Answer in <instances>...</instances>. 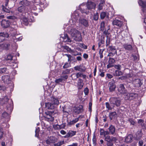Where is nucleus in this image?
<instances>
[{
	"label": "nucleus",
	"mask_w": 146,
	"mask_h": 146,
	"mask_svg": "<svg viewBox=\"0 0 146 146\" xmlns=\"http://www.w3.org/2000/svg\"><path fill=\"white\" fill-rule=\"evenodd\" d=\"M71 25L67 28V31L71 35L72 38L76 41H81V33L72 27V24Z\"/></svg>",
	"instance_id": "nucleus-1"
},
{
	"label": "nucleus",
	"mask_w": 146,
	"mask_h": 146,
	"mask_svg": "<svg viewBox=\"0 0 146 146\" xmlns=\"http://www.w3.org/2000/svg\"><path fill=\"white\" fill-rule=\"evenodd\" d=\"M4 103L7 104V110L10 112L12 111L13 108V102L11 99H9L7 97L5 96L3 99Z\"/></svg>",
	"instance_id": "nucleus-2"
},
{
	"label": "nucleus",
	"mask_w": 146,
	"mask_h": 146,
	"mask_svg": "<svg viewBox=\"0 0 146 146\" xmlns=\"http://www.w3.org/2000/svg\"><path fill=\"white\" fill-rule=\"evenodd\" d=\"M109 101L114 108L115 106L119 107L121 104V100L117 98L111 97Z\"/></svg>",
	"instance_id": "nucleus-3"
},
{
	"label": "nucleus",
	"mask_w": 146,
	"mask_h": 146,
	"mask_svg": "<svg viewBox=\"0 0 146 146\" xmlns=\"http://www.w3.org/2000/svg\"><path fill=\"white\" fill-rule=\"evenodd\" d=\"M81 17L80 15L79 12L77 11H75L72 15V18L74 19L75 20L73 21L72 19L70 20L69 22L70 23H72L73 24H74L75 21L78 19H79Z\"/></svg>",
	"instance_id": "nucleus-4"
},
{
	"label": "nucleus",
	"mask_w": 146,
	"mask_h": 146,
	"mask_svg": "<svg viewBox=\"0 0 146 146\" xmlns=\"http://www.w3.org/2000/svg\"><path fill=\"white\" fill-rule=\"evenodd\" d=\"M0 23L3 29L8 27L10 24V22L9 21L5 19L3 20Z\"/></svg>",
	"instance_id": "nucleus-5"
},
{
	"label": "nucleus",
	"mask_w": 146,
	"mask_h": 146,
	"mask_svg": "<svg viewBox=\"0 0 146 146\" xmlns=\"http://www.w3.org/2000/svg\"><path fill=\"white\" fill-rule=\"evenodd\" d=\"M118 91L122 94H125L127 92V90L125 89L124 85L122 84L119 85L118 88Z\"/></svg>",
	"instance_id": "nucleus-6"
},
{
	"label": "nucleus",
	"mask_w": 146,
	"mask_h": 146,
	"mask_svg": "<svg viewBox=\"0 0 146 146\" xmlns=\"http://www.w3.org/2000/svg\"><path fill=\"white\" fill-rule=\"evenodd\" d=\"M79 23L81 25H83L86 27H88L89 26L88 21L87 20L81 17L79 19Z\"/></svg>",
	"instance_id": "nucleus-7"
},
{
	"label": "nucleus",
	"mask_w": 146,
	"mask_h": 146,
	"mask_svg": "<svg viewBox=\"0 0 146 146\" xmlns=\"http://www.w3.org/2000/svg\"><path fill=\"white\" fill-rule=\"evenodd\" d=\"M2 81L5 83L9 84L11 82V80L10 76L8 75L3 76L1 77Z\"/></svg>",
	"instance_id": "nucleus-8"
},
{
	"label": "nucleus",
	"mask_w": 146,
	"mask_h": 146,
	"mask_svg": "<svg viewBox=\"0 0 146 146\" xmlns=\"http://www.w3.org/2000/svg\"><path fill=\"white\" fill-rule=\"evenodd\" d=\"M133 83L135 87H140L142 84L140 80L138 78L134 79L133 82Z\"/></svg>",
	"instance_id": "nucleus-9"
},
{
	"label": "nucleus",
	"mask_w": 146,
	"mask_h": 146,
	"mask_svg": "<svg viewBox=\"0 0 146 146\" xmlns=\"http://www.w3.org/2000/svg\"><path fill=\"white\" fill-rule=\"evenodd\" d=\"M115 60L113 58L110 57L108 61V64L107 66L108 68H110L114 66V64Z\"/></svg>",
	"instance_id": "nucleus-10"
},
{
	"label": "nucleus",
	"mask_w": 146,
	"mask_h": 146,
	"mask_svg": "<svg viewBox=\"0 0 146 146\" xmlns=\"http://www.w3.org/2000/svg\"><path fill=\"white\" fill-rule=\"evenodd\" d=\"M45 117L46 120L48 121H53L54 120V117L50 115L49 112H47L45 113Z\"/></svg>",
	"instance_id": "nucleus-11"
},
{
	"label": "nucleus",
	"mask_w": 146,
	"mask_h": 146,
	"mask_svg": "<svg viewBox=\"0 0 146 146\" xmlns=\"http://www.w3.org/2000/svg\"><path fill=\"white\" fill-rule=\"evenodd\" d=\"M105 140L108 142L110 141H116L117 140V139L115 137L110 136L109 135L105 137Z\"/></svg>",
	"instance_id": "nucleus-12"
},
{
	"label": "nucleus",
	"mask_w": 146,
	"mask_h": 146,
	"mask_svg": "<svg viewBox=\"0 0 146 146\" xmlns=\"http://www.w3.org/2000/svg\"><path fill=\"white\" fill-rule=\"evenodd\" d=\"M126 96L127 97V99L129 100H133L138 96L137 94L135 93H131L127 94Z\"/></svg>",
	"instance_id": "nucleus-13"
},
{
	"label": "nucleus",
	"mask_w": 146,
	"mask_h": 146,
	"mask_svg": "<svg viewBox=\"0 0 146 146\" xmlns=\"http://www.w3.org/2000/svg\"><path fill=\"white\" fill-rule=\"evenodd\" d=\"M87 8L88 9H95L96 7L95 4L92 2H88L86 4Z\"/></svg>",
	"instance_id": "nucleus-14"
},
{
	"label": "nucleus",
	"mask_w": 146,
	"mask_h": 146,
	"mask_svg": "<svg viewBox=\"0 0 146 146\" xmlns=\"http://www.w3.org/2000/svg\"><path fill=\"white\" fill-rule=\"evenodd\" d=\"M76 131L70 130L66 135L64 136V137L65 138H66L72 137L76 134Z\"/></svg>",
	"instance_id": "nucleus-15"
},
{
	"label": "nucleus",
	"mask_w": 146,
	"mask_h": 146,
	"mask_svg": "<svg viewBox=\"0 0 146 146\" xmlns=\"http://www.w3.org/2000/svg\"><path fill=\"white\" fill-rule=\"evenodd\" d=\"M28 8L27 7L23 6H21L18 8V10L21 13H26L27 12Z\"/></svg>",
	"instance_id": "nucleus-16"
},
{
	"label": "nucleus",
	"mask_w": 146,
	"mask_h": 146,
	"mask_svg": "<svg viewBox=\"0 0 146 146\" xmlns=\"http://www.w3.org/2000/svg\"><path fill=\"white\" fill-rule=\"evenodd\" d=\"M83 107L81 106L78 107H75L74 108V112L77 114H78L83 111Z\"/></svg>",
	"instance_id": "nucleus-17"
},
{
	"label": "nucleus",
	"mask_w": 146,
	"mask_h": 146,
	"mask_svg": "<svg viewBox=\"0 0 146 146\" xmlns=\"http://www.w3.org/2000/svg\"><path fill=\"white\" fill-rule=\"evenodd\" d=\"M31 3L27 0H23L20 1L19 4L23 6H29L31 5Z\"/></svg>",
	"instance_id": "nucleus-18"
},
{
	"label": "nucleus",
	"mask_w": 146,
	"mask_h": 146,
	"mask_svg": "<svg viewBox=\"0 0 146 146\" xmlns=\"http://www.w3.org/2000/svg\"><path fill=\"white\" fill-rule=\"evenodd\" d=\"M8 110V112H4L2 114V116L3 118H5L7 119V121H8L9 119V118L10 117V113L11 112L9 111V110Z\"/></svg>",
	"instance_id": "nucleus-19"
},
{
	"label": "nucleus",
	"mask_w": 146,
	"mask_h": 146,
	"mask_svg": "<svg viewBox=\"0 0 146 146\" xmlns=\"http://www.w3.org/2000/svg\"><path fill=\"white\" fill-rule=\"evenodd\" d=\"M138 3L143 8V10L145 12L146 10V2H144L141 0H139Z\"/></svg>",
	"instance_id": "nucleus-20"
},
{
	"label": "nucleus",
	"mask_w": 146,
	"mask_h": 146,
	"mask_svg": "<svg viewBox=\"0 0 146 146\" xmlns=\"http://www.w3.org/2000/svg\"><path fill=\"white\" fill-rule=\"evenodd\" d=\"M138 3L143 8V10L145 12L146 10V2H144L141 0H139Z\"/></svg>",
	"instance_id": "nucleus-21"
},
{
	"label": "nucleus",
	"mask_w": 146,
	"mask_h": 146,
	"mask_svg": "<svg viewBox=\"0 0 146 146\" xmlns=\"http://www.w3.org/2000/svg\"><path fill=\"white\" fill-rule=\"evenodd\" d=\"M138 3L143 8V10L145 12L146 10V2H144L141 0H139Z\"/></svg>",
	"instance_id": "nucleus-22"
},
{
	"label": "nucleus",
	"mask_w": 146,
	"mask_h": 146,
	"mask_svg": "<svg viewBox=\"0 0 146 146\" xmlns=\"http://www.w3.org/2000/svg\"><path fill=\"white\" fill-rule=\"evenodd\" d=\"M112 24L113 25H115L119 27H121L123 24V23L121 21L115 19L113 21Z\"/></svg>",
	"instance_id": "nucleus-23"
},
{
	"label": "nucleus",
	"mask_w": 146,
	"mask_h": 146,
	"mask_svg": "<svg viewBox=\"0 0 146 146\" xmlns=\"http://www.w3.org/2000/svg\"><path fill=\"white\" fill-rule=\"evenodd\" d=\"M74 68L75 70L81 72H84L85 71V69L81 65L75 66L74 67Z\"/></svg>",
	"instance_id": "nucleus-24"
},
{
	"label": "nucleus",
	"mask_w": 146,
	"mask_h": 146,
	"mask_svg": "<svg viewBox=\"0 0 146 146\" xmlns=\"http://www.w3.org/2000/svg\"><path fill=\"white\" fill-rule=\"evenodd\" d=\"M133 139V135L131 134H130L125 137V141L127 143H130L131 142Z\"/></svg>",
	"instance_id": "nucleus-25"
},
{
	"label": "nucleus",
	"mask_w": 146,
	"mask_h": 146,
	"mask_svg": "<svg viewBox=\"0 0 146 146\" xmlns=\"http://www.w3.org/2000/svg\"><path fill=\"white\" fill-rule=\"evenodd\" d=\"M109 132L112 135L115 132V128L114 126L111 125L109 128Z\"/></svg>",
	"instance_id": "nucleus-26"
},
{
	"label": "nucleus",
	"mask_w": 146,
	"mask_h": 146,
	"mask_svg": "<svg viewBox=\"0 0 146 146\" xmlns=\"http://www.w3.org/2000/svg\"><path fill=\"white\" fill-rule=\"evenodd\" d=\"M117 116V114L115 111L111 112L109 113V117L110 120H112L113 118Z\"/></svg>",
	"instance_id": "nucleus-27"
},
{
	"label": "nucleus",
	"mask_w": 146,
	"mask_h": 146,
	"mask_svg": "<svg viewBox=\"0 0 146 146\" xmlns=\"http://www.w3.org/2000/svg\"><path fill=\"white\" fill-rule=\"evenodd\" d=\"M77 85L78 88L81 89L83 87L84 85L83 80L80 78H79Z\"/></svg>",
	"instance_id": "nucleus-28"
},
{
	"label": "nucleus",
	"mask_w": 146,
	"mask_h": 146,
	"mask_svg": "<svg viewBox=\"0 0 146 146\" xmlns=\"http://www.w3.org/2000/svg\"><path fill=\"white\" fill-rule=\"evenodd\" d=\"M51 101L53 105L54 104L58 105L59 104V101L58 99L54 98H51Z\"/></svg>",
	"instance_id": "nucleus-29"
},
{
	"label": "nucleus",
	"mask_w": 146,
	"mask_h": 146,
	"mask_svg": "<svg viewBox=\"0 0 146 146\" xmlns=\"http://www.w3.org/2000/svg\"><path fill=\"white\" fill-rule=\"evenodd\" d=\"M45 107L47 109H52L54 108V106L52 103H46Z\"/></svg>",
	"instance_id": "nucleus-30"
},
{
	"label": "nucleus",
	"mask_w": 146,
	"mask_h": 146,
	"mask_svg": "<svg viewBox=\"0 0 146 146\" xmlns=\"http://www.w3.org/2000/svg\"><path fill=\"white\" fill-rule=\"evenodd\" d=\"M106 108L108 110H111L114 108L113 106L110 103L106 102L105 103Z\"/></svg>",
	"instance_id": "nucleus-31"
},
{
	"label": "nucleus",
	"mask_w": 146,
	"mask_h": 146,
	"mask_svg": "<svg viewBox=\"0 0 146 146\" xmlns=\"http://www.w3.org/2000/svg\"><path fill=\"white\" fill-rule=\"evenodd\" d=\"M2 48L3 49L8 50L9 49L10 46V44L9 43H4L2 44Z\"/></svg>",
	"instance_id": "nucleus-32"
},
{
	"label": "nucleus",
	"mask_w": 146,
	"mask_h": 146,
	"mask_svg": "<svg viewBox=\"0 0 146 146\" xmlns=\"http://www.w3.org/2000/svg\"><path fill=\"white\" fill-rule=\"evenodd\" d=\"M123 47L126 50H131L132 49V47L131 45L130 44H125L123 45Z\"/></svg>",
	"instance_id": "nucleus-33"
},
{
	"label": "nucleus",
	"mask_w": 146,
	"mask_h": 146,
	"mask_svg": "<svg viewBox=\"0 0 146 146\" xmlns=\"http://www.w3.org/2000/svg\"><path fill=\"white\" fill-rule=\"evenodd\" d=\"M100 17L101 19H104L105 17L107 18H108V15L105 12H102L100 14Z\"/></svg>",
	"instance_id": "nucleus-34"
},
{
	"label": "nucleus",
	"mask_w": 146,
	"mask_h": 146,
	"mask_svg": "<svg viewBox=\"0 0 146 146\" xmlns=\"http://www.w3.org/2000/svg\"><path fill=\"white\" fill-rule=\"evenodd\" d=\"M76 74L77 75V78L80 77H82L83 79H85L86 77V76L85 74H83L81 72L77 73H76Z\"/></svg>",
	"instance_id": "nucleus-35"
},
{
	"label": "nucleus",
	"mask_w": 146,
	"mask_h": 146,
	"mask_svg": "<svg viewBox=\"0 0 146 146\" xmlns=\"http://www.w3.org/2000/svg\"><path fill=\"white\" fill-rule=\"evenodd\" d=\"M80 117V116H79L78 118H76L75 119L73 120L72 121H70L69 123V124L70 125H72L76 123L78 121Z\"/></svg>",
	"instance_id": "nucleus-36"
},
{
	"label": "nucleus",
	"mask_w": 146,
	"mask_h": 146,
	"mask_svg": "<svg viewBox=\"0 0 146 146\" xmlns=\"http://www.w3.org/2000/svg\"><path fill=\"white\" fill-rule=\"evenodd\" d=\"M7 70V68H0V74H2L6 72Z\"/></svg>",
	"instance_id": "nucleus-37"
},
{
	"label": "nucleus",
	"mask_w": 146,
	"mask_h": 146,
	"mask_svg": "<svg viewBox=\"0 0 146 146\" xmlns=\"http://www.w3.org/2000/svg\"><path fill=\"white\" fill-rule=\"evenodd\" d=\"M143 133L141 131H138L137 134V137L139 139H140L142 136Z\"/></svg>",
	"instance_id": "nucleus-38"
},
{
	"label": "nucleus",
	"mask_w": 146,
	"mask_h": 146,
	"mask_svg": "<svg viewBox=\"0 0 146 146\" xmlns=\"http://www.w3.org/2000/svg\"><path fill=\"white\" fill-rule=\"evenodd\" d=\"M114 75L116 76H121L122 74V72L119 70H116L114 72Z\"/></svg>",
	"instance_id": "nucleus-39"
},
{
	"label": "nucleus",
	"mask_w": 146,
	"mask_h": 146,
	"mask_svg": "<svg viewBox=\"0 0 146 146\" xmlns=\"http://www.w3.org/2000/svg\"><path fill=\"white\" fill-rule=\"evenodd\" d=\"M70 70L69 69H67L62 71L61 75H65L68 74L70 73Z\"/></svg>",
	"instance_id": "nucleus-40"
},
{
	"label": "nucleus",
	"mask_w": 146,
	"mask_h": 146,
	"mask_svg": "<svg viewBox=\"0 0 146 146\" xmlns=\"http://www.w3.org/2000/svg\"><path fill=\"white\" fill-rule=\"evenodd\" d=\"M65 55L68 57V62H70L73 60L72 57L70 54H66Z\"/></svg>",
	"instance_id": "nucleus-41"
},
{
	"label": "nucleus",
	"mask_w": 146,
	"mask_h": 146,
	"mask_svg": "<svg viewBox=\"0 0 146 146\" xmlns=\"http://www.w3.org/2000/svg\"><path fill=\"white\" fill-rule=\"evenodd\" d=\"M104 2V0L101 1V2L99 3L98 5V9L99 10H101L102 9L103 6V3Z\"/></svg>",
	"instance_id": "nucleus-42"
},
{
	"label": "nucleus",
	"mask_w": 146,
	"mask_h": 146,
	"mask_svg": "<svg viewBox=\"0 0 146 146\" xmlns=\"http://www.w3.org/2000/svg\"><path fill=\"white\" fill-rule=\"evenodd\" d=\"M116 88V85H113L109 86V90L110 92H112L114 91Z\"/></svg>",
	"instance_id": "nucleus-43"
},
{
	"label": "nucleus",
	"mask_w": 146,
	"mask_h": 146,
	"mask_svg": "<svg viewBox=\"0 0 146 146\" xmlns=\"http://www.w3.org/2000/svg\"><path fill=\"white\" fill-rule=\"evenodd\" d=\"M2 10L3 12L7 13H9L10 12L9 10L5 7L3 5H2Z\"/></svg>",
	"instance_id": "nucleus-44"
},
{
	"label": "nucleus",
	"mask_w": 146,
	"mask_h": 146,
	"mask_svg": "<svg viewBox=\"0 0 146 146\" xmlns=\"http://www.w3.org/2000/svg\"><path fill=\"white\" fill-rule=\"evenodd\" d=\"M64 40L65 42H70L71 41L70 38L67 35H66L65 36V37L64 38Z\"/></svg>",
	"instance_id": "nucleus-45"
},
{
	"label": "nucleus",
	"mask_w": 146,
	"mask_h": 146,
	"mask_svg": "<svg viewBox=\"0 0 146 146\" xmlns=\"http://www.w3.org/2000/svg\"><path fill=\"white\" fill-rule=\"evenodd\" d=\"M9 36L8 34L7 33H0V36H3L5 37H8Z\"/></svg>",
	"instance_id": "nucleus-46"
},
{
	"label": "nucleus",
	"mask_w": 146,
	"mask_h": 146,
	"mask_svg": "<svg viewBox=\"0 0 146 146\" xmlns=\"http://www.w3.org/2000/svg\"><path fill=\"white\" fill-rule=\"evenodd\" d=\"M105 29V23L104 22H102L101 23L100 29L101 31H104Z\"/></svg>",
	"instance_id": "nucleus-47"
},
{
	"label": "nucleus",
	"mask_w": 146,
	"mask_h": 146,
	"mask_svg": "<svg viewBox=\"0 0 146 146\" xmlns=\"http://www.w3.org/2000/svg\"><path fill=\"white\" fill-rule=\"evenodd\" d=\"M64 143V141H62L56 143L54 144V146H60L61 145L63 144Z\"/></svg>",
	"instance_id": "nucleus-48"
},
{
	"label": "nucleus",
	"mask_w": 146,
	"mask_h": 146,
	"mask_svg": "<svg viewBox=\"0 0 146 146\" xmlns=\"http://www.w3.org/2000/svg\"><path fill=\"white\" fill-rule=\"evenodd\" d=\"M63 81V79L60 78L56 79L55 82L56 83L59 84L60 82H62Z\"/></svg>",
	"instance_id": "nucleus-49"
},
{
	"label": "nucleus",
	"mask_w": 146,
	"mask_h": 146,
	"mask_svg": "<svg viewBox=\"0 0 146 146\" xmlns=\"http://www.w3.org/2000/svg\"><path fill=\"white\" fill-rule=\"evenodd\" d=\"M49 139L51 141V143H54L56 141L55 138L53 136H50Z\"/></svg>",
	"instance_id": "nucleus-50"
},
{
	"label": "nucleus",
	"mask_w": 146,
	"mask_h": 146,
	"mask_svg": "<svg viewBox=\"0 0 146 146\" xmlns=\"http://www.w3.org/2000/svg\"><path fill=\"white\" fill-rule=\"evenodd\" d=\"M23 23H24L26 25H27L28 24V19L25 18L24 17L22 19Z\"/></svg>",
	"instance_id": "nucleus-51"
},
{
	"label": "nucleus",
	"mask_w": 146,
	"mask_h": 146,
	"mask_svg": "<svg viewBox=\"0 0 146 146\" xmlns=\"http://www.w3.org/2000/svg\"><path fill=\"white\" fill-rule=\"evenodd\" d=\"M4 131L3 128H0V139H1L3 137Z\"/></svg>",
	"instance_id": "nucleus-52"
},
{
	"label": "nucleus",
	"mask_w": 146,
	"mask_h": 146,
	"mask_svg": "<svg viewBox=\"0 0 146 146\" xmlns=\"http://www.w3.org/2000/svg\"><path fill=\"white\" fill-rule=\"evenodd\" d=\"M71 77L72 78V80H76L77 79V75L76 73H73L71 75Z\"/></svg>",
	"instance_id": "nucleus-53"
},
{
	"label": "nucleus",
	"mask_w": 146,
	"mask_h": 146,
	"mask_svg": "<svg viewBox=\"0 0 146 146\" xmlns=\"http://www.w3.org/2000/svg\"><path fill=\"white\" fill-rule=\"evenodd\" d=\"M40 131V129L39 127L36 128L35 131V136L37 137H38L39 136V133Z\"/></svg>",
	"instance_id": "nucleus-54"
},
{
	"label": "nucleus",
	"mask_w": 146,
	"mask_h": 146,
	"mask_svg": "<svg viewBox=\"0 0 146 146\" xmlns=\"http://www.w3.org/2000/svg\"><path fill=\"white\" fill-rule=\"evenodd\" d=\"M99 18V15L98 13H96L95 14L93 17V19L95 21H97L98 20Z\"/></svg>",
	"instance_id": "nucleus-55"
},
{
	"label": "nucleus",
	"mask_w": 146,
	"mask_h": 146,
	"mask_svg": "<svg viewBox=\"0 0 146 146\" xmlns=\"http://www.w3.org/2000/svg\"><path fill=\"white\" fill-rule=\"evenodd\" d=\"M110 50L111 52H114L116 50L115 48V47L112 46H109Z\"/></svg>",
	"instance_id": "nucleus-56"
},
{
	"label": "nucleus",
	"mask_w": 146,
	"mask_h": 146,
	"mask_svg": "<svg viewBox=\"0 0 146 146\" xmlns=\"http://www.w3.org/2000/svg\"><path fill=\"white\" fill-rule=\"evenodd\" d=\"M144 120L141 119H139L138 121V123L141 126H144Z\"/></svg>",
	"instance_id": "nucleus-57"
},
{
	"label": "nucleus",
	"mask_w": 146,
	"mask_h": 146,
	"mask_svg": "<svg viewBox=\"0 0 146 146\" xmlns=\"http://www.w3.org/2000/svg\"><path fill=\"white\" fill-rule=\"evenodd\" d=\"M62 76H61L60 78L63 79V81L67 79L68 78V76L66 75H61Z\"/></svg>",
	"instance_id": "nucleus-58"
},
{
	"label": "nucleus",
	"mask_w": 146,
	"mask_h": 146,
	"mask_svg": "<svg viewBox=\"0 0 146 146\" xmlns=\"http://www.w3.org/2000/svg\"><path fill=\"white\" fill-rule=\"evenodd\" d=\"M13 56L9 54L8 55L6 58V60H11L12 59Z\"/></svg>",
	"instance_id": "nucleus-59"
},
{
	"label": "nucleus",
	"mask_w": 146,
	"mask_h": 146,
	"mask_svg": "<svg viewBox=\"0 0 146 146\" xmlns=\"http://www.w3.org/2000/svg\"><path fill=\"white\" fill-rule=\"evenodd\" d=\"M65 48L70 53H73L74 52V51L72 50L70 48H69L67 46L65 47Z\"/></svg>",
	"instance_id": "nucleus-60"
},
{
	"label": "nucleus",
	"mask_w": 146,
	"mask_h": 146,
	"mask_svg": "<svg viewBox=\"0 0 146 146\" xmlns=\"http://www.w3.org/2000/svg\"><path fill=\"white\" fill-rule=\"evenodd\" d=\"M6 89V87L4 86L0 85V90H2L3 91H5Z\"/></svg>",
	"instance_id": "nucleus-61"
},
{
	"label": "nucleus",
	"mask_w": 146,
	"mask_h": 146,
	"mask_svg": "<svg viewBox=\"0 0 146 146\" xmlns=\"http://www.w3.org/2000/svg\"><path fill=\"white\" fill-rule=\"evenodd\" d=\"M117 53V51L115 50L113 53L110 52L108 54V56H113L115 54Z\"/></svg>",
	"instance_id": "nucleus-62"
},
{
	"label": "nucleus",
	"mask_w": 146,
	"mask_h": 146,
	"mask_svg": "<svg viewBox=\"0 0 146 146\" xmlns=\"http://www.w3.org/2000/svg\"><path fill=\"white\" fill-rule=\"evenodd\" d=\"M70 66V64L68 63H66L63 66V68L64 69H65L69 67Z\"/></svg>",
	"instance_id": "nucleus-63"
},
{
	"label": "nucleus",
	"mask_w": 146,
	"mask_h": 146,
	"mask_svg": "<svg viewBox=\"0 0 146 146\" xmlns=\"http://www.w3.org/2000/svg\"><path fill=\"white\" fill-rule=\"evenodd\" d=\"M84 93L86 95H87L89 92V90L87 88H85L84 90Z\"/></svg>",
	"instance_id": "nucleus-64"
}]
</instances>
